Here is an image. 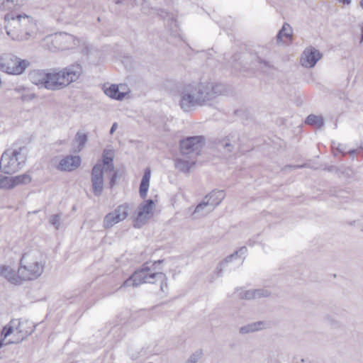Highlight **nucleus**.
<instances>
[{
	"mask_svg": "<svg viewBox=\"0 0 363 363\" xmlns=\"http://www.w3.org/2000/svg\"><path fill=\"white\" fill-rule=\"evenodd\" d=\"M82 73V66L79 64H73L61 69H33L29 72L28 78L32 84L39 88L56 91L76 82Z\"/></svg>",
	"mask_w": 363,
	"mask_h": 363,
	"instance_id": "1",
	"label": "nucleus"
},
{
	"mask_svg": "<svg viewBox=\"0 0 363 363\" xmlns=\"http://www.w3.org/2000/svg\"><path fill=\"white\" fill-rule=\"evenodd\" d=\"M209 90L205 87L204 82H194L184 84L180 91L181 108L189 112L196 107L207 105L211 96Z\"/></svg>",
	"mask_w": 363,
	"mask_h": 363,
	"instance_id": "2",
	"label": "nucleus"
},
{
	"mask_svg": "<svg viewBox=\"0 0 363 363\" xmlns=\"http://www.w3.org/2000/svg\"><path fill=\"white\" fill-rule=\"evenodd\" d=\"M45 264L43 254L38 250H32L21 258L18 272L23 281L35 280L43 273Z\"/></svg>",
	"mask_w": 363,
	"mask_h": 363,
	"instance_id": "3",
	"label": "nucleus"
},
{
	"mask_svg": "<svg viewBox=\"0 0 363 363\" xmlns=\"http://www.w3.org/2000/svg\"><path fill=\"white\" fill-rule=\"evenodd\" d=\"M163 260L159 259L154 262H147L144 263L142 267L135 271V272L127 279L121 286L128 287L133 286L137 287L143 283L155 284V271L157 266L160 264Z\"/></svg>",
	"mask_w": 363,
	"mask_h": 363,
	"instance_id": "4",
	"label": "nucleus"
},
{
	"mask_svg": "<svg viewBox=\"0 0 363 363\" xmlns=\"http://www.w3.org/2000/svg\"><path fill=\"white\" fill-rule=\"evenodd\" d=\"M26 160V148L8 150L1 155V172L11 174L21 169Z\"/></svg>",
	"mask_w": 363,
	"mask_h": 363,
	"instance_id": "5",
	"label": "nucleus"
},
{
	"mask_svg": "<svg viewBox=\"0 0 363 363\" xmlns=\"http://www.w3.org/2000/svg\"><path fill=\"white\" fill-rule=\"evenodd\" d=\"M30 65L28 60H23L11 53L1 56V71L9 74L20 75Z\"/></svg>",
	"mask_w": 363,
	"mask_h": 363,
	"instance_id": "6",
	"label": "nucleus"
},
{
	"mask_svg": "<svg viewBox=\"0 0 363 363\" xmlns=\"http://www.w3.org/2000/svg\"><path fill=\"white\" fill-rule=\"evenodd\" d=\"M205 144L203 136H191L182 140L179 143L180 153L183 156H191L196 157L200 154V151Z\"/></svg>",
	"mask_w": 363,
	"mask_h": 363,
	"instance_id": "7",
	"label": "nucleus"
},
{
	"mask_svg": "<svg viewBox=\"0 0 363 363\" xmlns=\"http://www.w3.org/2000/svg\"><path fill=\"white\" fill-rule=\"evenodd\" d=\"M37 30V24L33 17L26 14L21 16L19 32L13 33L16 40L24 41L34 38Z\"/></svg>",
	"mask_w": 363,
	"mask_h": 363,
	"instance_id": "8",
	"label": "nucleus"
},
{
	"mask_svg": "<svg viewBox=\"0 0 363 363\" xmlns=\"http://www.w3.org/2000/svg\"><path fill=\"white\" fill-rule=\"evenodd\" d=\"M20 321L17 319H13L10 321V323L5 325L4 328L1 330V347L4 345H7L9 344H18L21 342L26 337V335L22 334L18 336L16 335H12L11 337L8 338L11 335H12L15 331L17 333H21V330H19Z\"/></svg>",
	"mask_w": 363,
	"mask_h": 363,
	"instance_id": "9",
	"label": "nucleus"
},
{
	"mask_svg": "<svg viewBox=\"0 0 363 363\" xmlns=\"http://www.w3.org/2000/svg\"><path fill=\"white\" fill-rule=\"evenodd\" d=\"M129 206L123 203L118 206L113 211L106 214L104 218L103 226L104 228H110L115 224L123 220L128 215Z\"/></svg>",
	"mask_w": 363,
	"mask_h": 363,
	"instance_id": "10",
	"label": "nucleus"
},
{
	"mask_svg": "<svg viewBox=\"0 0 363 363\" xmlns=\"http://www.w3.org/2000/svg\"><path fill=\"white\" fill-rule=\"evenodd\" d=\"M104 167L101 164H96L91 169V185L96 196L101 195L104 190Z\"/></svg>",
	"mask_w": 363,
	"mask_h": 363,
	"instance_id": "11",
	"label": "nucleus"
},
{
	"mask_svg": "<svg viewBox=\"0 0 363 363\" xmlns=\"http://www.w3.org/2000/svg\"><path fill=\"white\" fill-rule=\"evenodd\" d=\"M21 16L19 13H14L13 12L6 13L4 16V29L6 34L13 40L16 39L13 36V33L19 32L21 26Z\"/></svg>",
	"mask_w": 363,
	"mask_h": 363,
	"instance_id": "12",
	"label": "nucleus"
},
{
	"mask_svg": "<svg viewBox=\"0 0 363 363\" xmlns=\"http://www.w3.org/2000/svg\"><path fill=\"white\" fill-rule=\"evenodd\" d=\"M322 56L323 55L319 50L310 46L303 50L300 62L302 66L312 68L321 59Z\"/></svg>",
	"mask_w": 363,
	"mask_h": 363,
	"instance_id": "13",
	"label": "nucleus"
},
{
	"mask_svg": "<svg viewBox=\"0 0 363 363\" xmlns=\"http://www.w3.org/2000/svg\"><path fill=\"white\" fill-rule=\"evenodd\" d=\"M30 182L31 177L26 173L15 177L1 176V189H12L18 185L27 184Z\"/></svg>",
	"mask_w": 363,
	"mask_h": 363,
	"instance_id": "14",
	"label": "nucleus"
},
{
	"mask_svg": "<svg viewBox=\"0 0 363 363\" xmlns=\"http://www.w3.org/2000/svg\"><path fill=\"white\" fill-rule=\"evenodd\" d=\"M55 42L62 50L73 49L79 44V40L71 34L60 33L55 36Z\"/></svg>",
	"mask_w": 363,
	"mask_h": 363,
	"instance_id": "15",
	"label": "nucleus"
},
{
	"mask_svg": "<svg viewBox=\"0 0 363 363\" xmlns=\"http://www.w3.org/2000/svg\"><path fill=\"white\" fill-rule=\"evenodd\" d=\"M225 196V194L223 190H213L208 194H207L204 199L209 206V208L204 213H202L203 215H206L208 213L211 212L215 209L216 206H218L222 201L224 199Z\"/></svg>",
	"mask_w": 363,
	"mask_h": 363,
	"instance_id": "16",
	"label": "nucleus"
},
{
	"mask_svg": "<svg viewBox=\"0 0 363 363\" xmlns=\"http://www.w3.org/2000/svg\"><path fill=\"white\" fill-rule=\"evenodd\" d=\"M80 164L81 158L79 156L67 155L60 160L57 169L64 172H71L78 168Z\"/></svg>",
	"mask_w": 363,
	"mask_h": 363,
	"instance_id": "17",
	"label": "nucleus"
},
{
	"mask_svg": "<svg viewBox=\"0 0 363 363\" xmlns=\"http://www.w3.org/2000/svg\"><path fill=\"white\" fill-rule=\"evenodd\" d=\"M240 136L238 133H232L225 138L219 141L218 145L226 150L229 153L232 152L235 147L239 148Z\"/></svg>",
	"mask_w": 363,
	"mask_h": 363,
	"instance_id": "18",
	"label": "nucleus"
},
{
	"mask_svg": "<svg viewBox=\"0 0 363 363\" xmlns=\"http://www.w3.org/2000/svg\"><path fill=\"white\" fill-rule=\"evenodd\" d=\"M1 277H5L9 282L15 285H20L23 281L18 271L16 272L6 266H1Z\"/></svg>",
	"mask_w": 363,
	"mask_h": 363,
	"instance_id": "19",
	"label": "nucleus"
},
{
	"mask_svg": "<svg viewBox=\"0 0 363 363\" xmlns=\"http://www.w3.org/2000/svg\"><path fill=\"white\" fill-rule=\"evenodd\" d=\"M189 160L183 158L174 159V167L179 172L183 173H189L190 169L195 165L196 159L192 158L191 156H187Z\"/></svg>",
	"mask_w": 363,
	"mask_h": 363,
	"instance_id": "20",
	"label": "nucleus"
},
{
	"mask_svg": "<svg viewBox=\"0 0 363 363\" xmlns=\"http://www.w3.org/2000/svg\"><path fill=\"white\" fill-rule=\"evenodd\" d=\"M154 204L152 199H148L144 204L140 205L138 208L136 221L142 222L147 218V216L151 214Z\"/></svg>",
	"mask_w": 363,
	"mask_h": 363,
	"instance_id": "21",
	"label": "nucleus"
},
{
	"mask_svg": "<svg viewBox=\"0 0 363 363\" xmlns=\"http://www.w3.org/2000/svg\"><path fill=\"white\" fill-rule=\"evenodd\" d=\"M267 323L264 321H257L249 323L240 328L239 333L242 335L255 333L258 330L266 328L267 327Z\"/></svg>",
	"mask_w": 363,
	"mask_h": 363,
	"instance_id": "22",
	"label": "nucleus"
},
{
	"mask_svg": "<svg viewBox=\"0 0 363 363\" xmlns=\"http://www.w3.org/2000/svg\"><path fill=\"white\" fill-rule=\"evenodd\" d=\"M151 172L149 168L145 169L140 184L139 193L142 199H145L149 188Z\"/></svg>",
	"mask_w": 363,
	"mask_h": 363,
	"instance_id": "23",
	"label": "nucleus"
},
{
	"mask_svg": "<svg viewBox=\"0 0 363 363\" xmlns=\"http://www.w3.org/2000/svg\"><path fill=\"white\" fill-rule=\"evenodd\" d=\"M205 87H208L210 90L209 92L211 93V96L209 97V101L215 99L218 95L223 94L226 88L225 85L221 84H213L209 82H204Z\"/></svg>",
	"mask_w": 363,
	"mask_h": 363,
	"instance_id": "24",
	"label": "nucleus"
},
{
	"mask_svg": "<svg viewBox=\"0 0 363 363\" xmlns=\"http://www.w3.org/2000/svg\"><path fill=\"white\" fill-rule=\"evenodd\" d=\"M104 93L110 98L116 100H122L125 96V93L121 92L118 89V86L115 84H112L108 88L106 89Z\"/></svg>",
	"mask_w": 363,
	"mask_h": 363,
	"instance_id": "25",
	"label": "nucleus"
},
{
	"mask_svg": "<svg viewBox=\"0 0 363 363\" xmlns=\"http://www.w3.org/2000/svg\"><path fill=\"white\" fill-rule=\"evenodd\" d=\"M103 164L106 166V170L113 172L114 165L113 163V155L111 150H104L103 152Z\"/></svg>",
	"mask_w": 363,
	"mask_h": 363,
	"instance_id": "26",
	"label": "nucleus"
},
{
	"mask_svg": "<svg viewBox=\"0 0 363 363\" xmlns=\"http://www.w3.org/2000/svg\"><path fill=\"white\" fill-rule=\"evenodd\" d=\"M16 91L21 94V99L24 102H28L36 98V94L31 92L27 87L20 86L16 88Z\"/></svg>",
	"mask_w": 363,
	"mask_h": 363,
	"instance_id": "27",
	"label": "nucleus"
},
{
	"mask_svg": "<svg viewBox=\"0 0 363 363\" xmlns=\"http://www.w3.org/2000/svg\"><path fill=\"white\" fill-rule=\"evenodd\" d=\"M305 123L308 125L320 128L324 125V118L321 116L310 114L306 118Z\"/></svg>",
	"mask_w": 363,
	"mask_h": 363,
	"instance_id": "28",
	"label": "nucleus"
},
{
	"mask_svg": "<svg viewBox=\"0 0 363 363\" xmlns=\"http://www.w3.org/2000/svg\"><path fill=\"white\" fill-rule=\"evenodd\" d=\"M292 29L290 25L287 23H284L282 26L281 29L279 31L276 36L277 43H280L283 41V37L286 38H290L291 35Z\"/></svg>",
	"mask_w": 363,
	"mask_h": 363,
	"instance_id": "29",
	"label": "nucleus"
},
{
	"mask_svg": "<svg viewBox=\"0 0 363 363\" xmlns=\"http://www.w3.org/2000/svg\"><path fill=\"white\" fill-rule=\"evenodd\" d=\"M169 31L173 37H179V26L174 16H171L167 22Z\"/></svg>",
	"mask_w": 363,
	"mask_h": 363,
	"instance_id": "30",
	"label": "nucleus"
},
{
	"mask_svg": "<svg viewBox=\"0 0 363 363\" xmlns=\"http://www.w3.org/2000/svg\"><path fill=\"white\" fill-rule=\"evenodd\" d=\"M208 208L209 206L208 204V202H206L203 199V201L196 206L191 216L195 219L201 216H203L204 215H203L202 213H204Z\"/></svg>",
	"mask_w": 363,
	"mask_h": 363,
	"instance_id": "31",
	"label": "nucleus"
},
{
	"mask_svg": "<svg viewBox=\"0 0 363 363\" xmlns=\"http://www.w3.org/2000/svg\"><path fill=\"white\" fill-rule=\"evenodd\" d=\"M155 274H157V275L155 276V282L156 281H160V289L162 291L164 292L165 291V289H167V276L165 274H164L162 272H155Z\"/></svg>",
	"mask_w": 363,
	"mask_h": 363,
	"instance_id": "32",
	"label": "nucleus"
},
{
	"mask_svg": "<svg viewBox=\"0 0 363 363\" xmlns=\"http://www.w3.org/2000/svg\"><path fill=\"white\" fill-rule=\"evenodd\" d=\"M74 140L78 143L79 150H81L88 140V136L85 133L77 132Z\"/></svg>",
	"mask_w": 363,
	"mask_h": 363,
	"instance_id": "33",
	"label": "nucleus"
},
{
	"mask_svg": "<svg viewBox=\"0 0 363 363\" xmlns=\"http://www.w3.org/2000/svg\"><path fill=\"white\" fill-rule=\"evenodd\" d=\"M19 5V0H1V6L4 9H15Z\"/></svg>",
	"mask_w": 363,
	"mask_h": 363,
	"instance_id": "34",
	"label": "nucleus"
},
{
	"mask_svg": "<svg viewBox=\"0 0 363 363\" xmlns=\"http://www.w3.org/2000/svg\"><path fill=\"white\" fill-rule=\"evenodd\" d=\"M241 299L252 300L256 298L255 289H250L240 293Z\"/></svg>",
	"mask_w": 363,
	"mask_h": 363,
	"instance_id": "35",
	"label": "nucleus"
},
{
	"mask_svg": "<svg viewBox=\"0 0 363 363\" xmlns=\"http://www.w3.org/2000/svg\"><path fill=\"white\" fill-rule=\"evenodd\" d=\"M233 258V255H228L219 264L218 266L216 268V270H217V273H218V276L220 277L221 276V274H222V271H223V267H225V265L230 262H232Z\"/></svg>",
	"mask_w": 363,
	"mask_h": 363,
	"instance_id": "36",
	"label": "nucleus"
},
{
	"mask_svg": "<svg viewBox=\"0 0 363 363\" xmlns=\"http://www.w3.org/2000/svg\"><path fill=\"white\" fill-rule=\"evenodd\" d=\"M330 194L332 196H336L338 198H348L349 197L348 195L350 194V193L345 190L336 189H330Z\"/></svg>",
	"mask_w": 363,
	"mask_h": 363,
	"instance_id": "37",
	"label": "nucleus"
},
{
	"mask_svg": "<svg viewBox=\"0 0 363 363\" xmlns=\"http://www.w3.org/2000/svg\"><path fill=\"white\" fill-rule=\"evenodd\" d=\"M203 352L201 350H199L194 352L189 358L187 359L186 363H197V362L202 357Z\"/></svg>",
	"mask_w": 363,
	"mask_h": 363,
	"instance_id": "38",
	"label": "nucleus"
},
{
	"mask_svg": "<svg viewBox=\"0 0 363 363\" xmlns=\"http://www.w3.org/2000/svg\"><path fill=\"white\" fill-rule=\"evenodd\" d=\"M256 298H267L272 294L271 291L267 289H255Z\"/></svg>",
	"mask_w": 363,
	"mask_h": 363,
	"instance_id": "39",
	"label": "nucleus"
},
{
	"mask_svg": "<svg viewBox=\"0 0 363 363\" xmlns=\"http://www.w3.org/2000/svg\"><path fill=\"white\" fill-rule=\"evenodd\" d=\"M116 4H121L127 6L128 8H133L137 5L135 0H116Z\"/></svg>",
	"mask_w": 363,
	"mask_h": 363,
	"instance_id": "40",
	"label": "nucleus"
},
{
	"mask_svg": "<svg viewBox=\"0 0 363 363\" xmlns=\"http://www.w3.org/2000/svg\"><path fill=\"white\" fill-rule=\"evenodd\" d=\"M60 215L53 214L50 218V223L55 227L56 229H59L60 225Z\"/></svg>",
	"mask_w": 363,
	"mask_h": 363,
	"instance_id": "41",
	"label": "nucleus"
},
{
	"mask_svg": "<svg viewBox=\"0 0 363 363\" xmlns=\"http://www.w3.org/2000/svg\"><path fill=\"white\" fill-rule=\"evenodd\" d=\"M157 14L164 20L167 21V22L168 21V19L171 17V16H174L172 13L166 11L164 9H158L157 11Z\"/></svg>",
	"mask_w": 363,
	"mask_h": 363,
	"instance_id": "42",
	"label": "nucleus"
},
{
	"mask_svg": "<svg viewBox=\"0 0 363 363\" xmlns=\"http://www.w3.org/2000/svg\"><path fill=\"white\" fill-rule=\"evenodd\" d=\"M324 320L332 326H338L339 323L330 315L327 314L324 316Z\"/></svg>",
	"mask_w": 363,
	"mask_h": 363,
	"instance_id": "43",
	"label": "nucleus"
},
{
	"mask_svg": "<svg viewBox=\"0 0 363 363\" xmlns=\"http://www.w3.org/2000/svg\"><path fill=\"white\" fill-rule=\"evenodd\" d=\"M341 174L346 178H352L354 174L353 170L350 167L343 169Z\"/></svg>",
	"mask_w": 363,
	"mask_h": 363,
	"instance_id": "44",
	"label": "nucleus"
},
{
	"mask_svg": "<svg viewBox=\"0 0 363 363\" xmlns=\"http://www.w3.org/2000/svg\"><path fill=\"white\" fill-rule=\"evenodd\" d=\"M247 252L246 247H241L238 250H236L234 253L231 254L233 255V258L237 257L240 255H244Z\"/></svg>",
	"mask_w": 363,
	"mask_h": 363,
	"instance_id": "45",
	"label": "nucleus"
},
{
	"mask_svg": "<svg viewBox=\"0 0 363 363\" xmlns=\"http://www.w3.org/2000/svg\"><path fill=\"white\" fill-rule=\"evenodd\" d=\"M336 150L338 152L341 153L342 156H345L347 155L346 147L344 145L338 144Z\"/></svg>",
	"mask_w": 363,
	"mask_h": 363,
	"instance_id": "46",
	"label": "nucleus"
},
{
	"mask_svg": "<svg viewBox=\"0 0 363 363\" xmlns=\"http://www.w3.org/2000/svg\"><path fill=\"white\" fill-rule=\"evenodd\" d=\"M307 164H302V165H286L285 166L284 168H283V170L286 171L288 169H298V168H303V167H306Z\"/></svg>",
	"mask_w": 363,
	"mask_h": 363,
	"instance_id": "47",
	"label": "nucleus"
},
{
	"mask_svg": "<svg viewBox=\"0 0 363 363\" xmlns=\"http://www.w3.org/2000/svg\"><path fill=\"white\" fill-rule=\"evenodd\" d=\"M116 178H117V172H116L113 170V174L111 175V177L110 178V182H109V184H110V187L111 188H112L115 185L116 181Z\"/></svg>",
	"mask_w": 363,
	"mask_h": 363,
	"instance_id": "48",
	"label": "nucleus"
},
{
	"mask_svg": "<svg viewBox=\"0 0 363 363\" xmlns=\"http://www.w3.org/2000/svg\"><path fill=\"white\" fill-rule=\"evenodd\" d=\"M257 62L261 64V65H263L264 67H271V65L269 64V62L262 59L261 57H257Z\"/></svg>",
	"mask_w": 363,
	"mask_h": 363,
	"instance_id": "49",
	"label": "nucleus"
},
{
	"mask_svg": "<svg viewBox=\"0 0 363 363\" xmlns=\"http://www.w3.org/2000/svg\"><path fill=\"white\" fill-rule=\"evenodd\" d=\"M324 170L330 172H335V171H338V167L336 166H334V165H331V166H328V167H325L324 169Z\"/></svg>",
	"mask_w": 363,
	"mask_h": 363,
	"instance_id": "50",
	"label": "nucleus"
},
{
	"mask_svg": "<svg viewBox=\"0 0 363 363\" xmlns=\"http://www.w3.org/2000/svg\"><path fill=\"white\" fill-rule=\"evenodd\" d=\"M360 150H350L349 151L347 152V154H349V155L354 158V157L357 154L358 152H359Z\"/></svg>",
	"mask_w": 363,
	"mask_h": 363,
	"instance_id": "51",
	"label": "nucleus"
},
{
	"mask_svg": "<svg viewBox=\"0 0 363 363\" xmlns=\"http://www.w3.org/2000/svg\"><path fill=\"white\" fill-rule=\"evenodd\" d=\"M117 126H118L117 123H114L112 125V126H111V129H110V134H113V133H114V131H115V130H116V129L117 128Z\"/></svg>",
	"mask_w": 363,
	"mask_h": 363,
	"instance_id": "52",
	"label": "nucleus"
},
{
	"mask_svg": "<svg viewBox=\"0 0 363 363\" xmlns=\"http://www.w3.org/2000/svg\"><path fill=\"white\" fill-rule=\"evenodd\" d=\"M337 1L345 5H350L351 4V0H337Z\"/></svg>",
	"mask_w": 363,
	"mask_h": 363,
	"instance_id": "53",
	"label": "nucleus"
},
{
	"mask_svg": "<svg viewBox=\"0 0 363 363\" xmlns=\"http://www.w3.org/2000/svg\"><path fill=\"white\" fill-rule=\"evenodd\" d=\"M247 243L249 245L253 246L256 243V241L253 240L252 239H250Z\"/></svg>",
	"mask_w": 363,
	"mask_h": 363,
	"instance_id": "54",
	"label": "nucleus"
},
{
	"mask_svg": "<svg viewBox=\"0 0 363 363\" xmlns=\"http://www.w3.org/2000/svg\"><path fill=\"white\" fill-rule=\"evenodd\" d=\"M342 171V169H340L338 167V171H335V174L338 176V177H341L342 176V174H341V172Z\"/></svg>",
	"mask_w": 363,
	"mask_h": 363,
	"instance_id": "55",
	"label": "nucleus"
},
{
	"mask_svg": "<svg viewBox=\"0 0 363 363\" xmlns=\"http://www.w3.org/2000/svg\"><path fill=\"white\" fill-rule=\"evenodd\" d=\"M362 35H361V38H360V42L362 43L363 42V26H362Z\"/></svg>",
	"mask_w": 363,
	"mask_h": 363,
	"instance_id": "56",
	"label": "nucleus"
},
{
	"mask_svg": "<svg viewBox=\"0 0 363 363\" xmlns=\"http://www.w3.org/2000/svg\"><path fill=\"white\" fill-rule=\"evenodd\" d=\"M359 4H360V6L362 7V9H363V0L360 1Z\"/></svg>",
	"mask_w": 363,
	"mask_h": 363,
	"instance_id": "57",
	"label": "nucleus"
}]
</instances>
